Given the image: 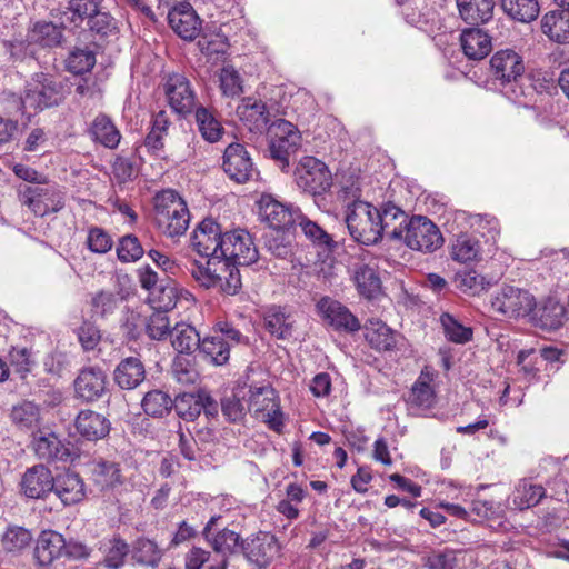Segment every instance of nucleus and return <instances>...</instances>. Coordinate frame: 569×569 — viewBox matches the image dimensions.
<instances>
[{
  "label": "nucleus",
  "instance_id": "1",
  "mask_svg": "<svg viewBox=\"0 0 569 569\" xmlns=\"http://www.w3.org/2000/svg\"><path fill=\"white\" fill-rule=\"evenodd\" d=\"M341 197L345 201L350 198L352 201L347 204L346 223L351 238L362 244H376L380 240L381 222L379 209L373 204L360 200L361 191L357 188L343 187Z\"/></svg>",
  "mask_w": 569,
  "mask_h": 569
},
{
  "label": "nucleus",
  "instance_id": "2",
  "mask_svg": "<svg viewBox=\"0 0 569 569\" xmlns=\"http://www.w3.org/2000/svg\"><path fill=\"white\" fill-rule=\"evenodd\" d=\"M189 272L201 287L217 289L224 295L234 296L242 287L238 266L219 257H212L204 263L193 260Z\"/></svg>",
  "mask_w": 569,
  "mask_h": 569
},
{
  "label": "nucleus",
  "instance_id": "3",
  "mask_svg": "<svg viewBox=\"0 0 569 569\" xmlns=\"http://www.w3.org/2000/svg\"><path fill=\"white\" fill-rule=\"evenodd\" d=\"M154 220L158 228L170 238L183 234L190 214L186 202L172 190H163L154 198Z\"/></svg>",
  "mask_w": 569,
  "mask_h": 569
},
{
  "label": "nucleus",
  "instance_id": "4",
  "mask_svg": "<svg viewBox=\"0 0 569 569\" xmlns=\"http://www.w3.org/2000/svg\"><path fill=\"white\" fill-rule=\"evenodd\" d=\"M490 71L496 81L502 86L510 99L523 96L522 82L525 66L522 58L513 50L497 51L490 59Z\"/></svg>",
  "mask_w": 569,
  "mask_h": 569
},
{
  "label": "nucleus",
  "instance_id": "5",
  "mask_svg": "<svg viewBox=\"0 0 569 569\" xmlns=\"http://www.w3.org/2000/svg\"><path fill=\"white\" fill-rule=\"evenodd\" d=\"M268 136L271 159L276 161L281 171H288L290 157L293 156L301 146V134L299 130L291 122L278 119L269 127Z\"/></svg>",
  "mask_w": 569,
  "mask_h": 569
},
{
  "label": "nucleus",
  "instance_id": "6",
  "mask_svg": "<svg viewBox=\"0 0 569 569\" xmlns=\"http://www.w3.org/2000/svg\"><path fill=\"white\" fill-rule=\"evenodd\" d=\"M33 88L27 90L24 98L12 94L17 111L23 112L26 108L43 110L59 106L64 100L61 82L44 73L36 76Z\"/></svg>",
  "mask_w": 569,
  "mask_h": 569
},
{
  "label": "nucleus",
  "instance_id": "7",
  "mask_svg": "<svg viewBox=\"0 0 569 569\" xmlns=\"http://www.w3.org/2000/svg\"><path fill=\"white\" fill-rule=\"evenodd\" d=\"M18 197L22 206L36 216L59 212L64 207V192L57 184L20 186Z\"/></svg>",
  "mask_w": 569,
  "mask_h": 569
},
{
  "label": "nucleus",
  "instance_id": "8",
  "mask_svg": "<svg viewBox=\"0 0 569 569\" xmlns=\"http://www.w3.org/2000/svg\"><path fill=\"white\" fill-rule=\"evenodd\" d=\"M408 228L399 240L411 250L432 253L443 244V237L437 224L425 216H412Z\"/></svg>",
  "mask_w": 569,
  "mask_h": 569
},
{
  "label": "nucleus",
  "instance_id": "9",
  "mask_svg": "<svg viewBox=\"0 0 569 569\" xmlns=\"http://www.w3.org/2000/svg\"><path fill=\"white\" fill-rule=\"evenodd\" d=\"M295 181L299 189L312 196L327 192L332 178L326 163L310 156L302 157L295 169Z\"/></svg>",
  "mask_w": 569,
  "mask_h": 569
},
{
  "label": "nucleus",
  "instance_id": "10",
  "mask_svg": "<svg viewBox=\"0 0 569 569\" xmlns=\"http://www.w3.org/2000/svg\"><path fill=\"white\" fill-rule=\"evenodd\" d=\"M535 306V297L528 290L516 286L503 284L491 298L492 309L507 318L529 316Z\"/></svg>",
  "mask_w": 569,
  "mask_h": 569
},
{
  "label": "nucleus",
  "instance_id": "11",
  "mask_svg": "<svg viewBox=\"0 0 569 569\" xmlns=\"http://www.w3.org/2000/svg\"><path fill=\"white\" fill-rule=\"evenodd\" d=\"M248 410L273 430H279L283 426L278 395L269 383L250 387Z\"/></svg>",
  "mask_w": 569,
  "mask_h": 569
},
{
  "label": "nucleus",
  "instance_id": "12",
  "mask_svg": "<svg viewBox=\"0 0 569 569\" xmlns=\"http://www.w3.org/2000/svg\"><path fill=\"white\" fill-rule=\"evenodd\" d=\"M219 258L237 266H250L258 260L259 252L248 231L234 229L224 232Z\"/></svg>",
  "mask_w": 569,
  "mask_h": 569
},
{
  "label": "nucleus",
  "instance_id": "13",
  "mask_svg": "<svg viewBox=\"0 0 569 569\" xmlns=\"http://www.w3.org/2000/svg\"><path fill=\"white\" fill-rule=\"evenodd\" d=\"M258 214L261 221L271 229H287L297 222L301 211L292 204L283 203L272 194L263 193L257 201Z\"/></svg>",
  "mask_w": 569,
  "mask_h": 569
},
{
  "label": "nucleus",
  "instance_id": "14",
  "mask_svg": "<svg viewBox=\"0 0 569 569\" xmlns=\"http://www.w3.org/2000/svg\"><path fill=\"white\" fill-rule=\"evenodd\" d=\"M164 93L171 109L182 116L191 113L197 108V96L189 79L182 73L167 77Z\"/></svg>",
  "mask_w": 569,
  "mask_h": 569
},
{
  "label": "nucleus",
  "instance_id": "15",
  "mask_svg": "<svg viewBox=\"0 0 569 569\" xmlns=\"http://www.w3.org/2000/svg\"><path fill=\"white\" fill-rule=\"evenodd\" d=\"M223 238L220 224L213 219H204L193 230L190 244L199 256L208 260L220 256Z\"/></svg>",
  "mask_w": 569,
  "mask_h": 569
},
{
  "label": "nucleus",
  "instance_id": "16",
  "mask_svg": "<svg viewBox=\"0 0 569 569\" xmlns=\"http://www.w3.org/2000/svg\"><path fill=\"white\" fill-rule=\"evenodd\" d=\"M241 550L251 565L266 569L279 553L280 546L276 536L260 531L250 540L242 541Z\"/></svg>",
  "mask_w": 569,
  "mask_h": 569
},
{
  "label": "nucleus",
  "instance_id": "17",
  "mask_svg": "<svg viewBox=\"0 0 569 569\" xmlns=\"http://www.w3.org/2000/svg\"><path fill=\"white\" fill-rule=\"evenodd\" d=\"M222 168L228 177L238 183H244L258 174L252 159L240 143H230L226 148Z\"/></svg>",
  "mask_w": 569,
  "mask_h": 569
},
{
  "label": "nucleus",
  "instance_id": "18",
  "mask_svg": "<svg viewBox=\"0 0 569 569\" xmlns=\"http://www.w3.org/2000/svg\"><path fill=\"white\" fill-rule=\"evenodd\" d=\"M73 385L77 398L86 402L97 401L107 393L108 376L100 367H84L79 371Z\"/></svg>",
  "mask_w": 569,
  "mask_h": 569
},
{
  "label": "nucleus",
  "instance_id": "19",
  "mask_svg": "<svg viewBox=\"0 0 569 569\" xmlns=\"http://www.w3.org/2000/svg\"><path fill=\"white\" fill-rule=\"evenodd\" d=\"M317 310L337 331L353 333L361 328L359 319L346 306L330 297L321 298L317 303Z\"/></svg>",
  "mask_w": 569,
  "mask_h": 569
},
{
  "label": "nucleus",
  "instance_id": "20",
  "mask_svg": "<svg viewBox=\"0 0 569 569\" xmlns=\"http://www.w3.org/2000/svg\"><path fill=\"white\" fill-rule=\"evenodd\" d=\"M54 477L43 465L33 466L23 473L20 486L22 493L30 499H43L54 487Z\"/></svg>",
  "mask_w": 569,
  "mask_h": 569
},
{
  "label": "nucleus",
  "instance_id": "21",
  "mask_svg": "<svg viewBox=\"0 0 569 569\" xmlns=\"http://www.w3.org/2000/svg\"><path fill=\"white\" fill-rule=\"evenodd\" d=\"M53 479L54 487H52V492L64 506L76 505L84 499L86 485L77 472L68 470L58 473Z\"/></svg>",
  "mask_w": 569,
  "mask_h": 569
},
{
  "label": "nucleus",
  "instance_id": "22",
  "mask_svg": "<svg viewBox=\"0 0 569 569\" xmlns=\"http://www.w3.org/2000/svg\"><path fill=\"white\" fill-rule=\"evenodd\" d=\"M529 316L535 326L542 330L552 331L563 325L566 310L558 300L548 298L540 303L536 302Z\"/></svg>",
  "mask_w": 569,
  "mask_h": 569
},
{
  "label": "nucleus",
  "instance_id": "23",
  "mask_svg": "<svg viewBox=\"0 0 569 569\" xmlns=\"http://www.w3.org/2000/svg\"><path fill=\"white\" fill-rule=\"evenodd\" d=\"M169 24L183 40H193L200 30V20L189 3L174 7L168 13Z\"/></svg>",
  "mask_w": 569,
  "mask_h": 569
},
{
  "label": "nucleus",
  "instance_id": "24",
  "mask_svg": "<svg viewBox=\"0 0 569 569\" xmlns=\"http://www.w3.org/2000/svg\"><path fill=\"white\" fill-rule=\"evenodd\" d=\"M66 540L56 531H42L37 540L34 558L40 566H50L63 558Z\"/></svg>",
  "mask_w": 569,
  "mask_h": 569
},
{
  "label": "nucleus",
  "instance_id": "25",
  "mask_svg": "<svg viewBox=\"0 0 569 569\" xmlns=\"http://www.w3.org/2000/svg\"><path fill=\"white\" fill-rule=\"evenodd\" d=\"M381 222L380 239L385 234L391 240L399 241L408 228L409 217L401 208L393 203H387L379 209Z\"/></svg>",
  "mask_w": 569,
  "mask_h": 569
},
{
  "label": "nucleus",
  "instance_id": "26",
  "mask_svg": "<svg viewBox=\"0 0 569 569\" xmlns=\"http://www.w3.org/2000/svg\"><path fill=\"white\" fill-rule=\"evenodd\" d=\"M74 426L78 433L89 441L102 439L110 431V422L108 419L103 415L92 410L80 411Z\"/></svg>",
  "mask_w": 569,
  "mask_h": 569
},
{
  "label": "nucleus",
  "instance_id": "27",
  "mask_svg": "<svg viewBox=\"0 0 569 569\" xmlns=\"http://www.w3.org/2000/svg\"><path fill=\"white\" fill-rule=\"evenodd\" d=\"M114 382L123 390H132L146 379L143 362L137 357L122 359L113 371Z\"/></svg>",
  "mask_w": 569,
  "mask_h": 569
},
{
  "label": "nucleus",
  "instance_id": "28",
  "mask_svg": "<svg viewBox=\"0 0 569 569\" xmlns=\"http://www.w3.org/2000/svg\"><path fill=\"white\" fill-rule=\"evenodd\" d=\"M465 56L470 60H482L492 50L491 37L482 29H465L460 34Z\"/></svg>",
  "mask_w": 569,
  "mask_h": 569
},
{
  "label": "nucleus",
  "instance_id": "29",
  "mask_svg": "<svg viewBox=\"0 0 569 569\" xmlns=\"http://www.w3.org/2000/svg\"><path fill=\"white\" fill-rule=\"evenodd\" d=\"M32 448L36 456L46 461H66L70 457L69 449L64 443L52 432L34 436Z\"/></svg>",
  "mask_w": 569,
  "mask_h": 569
},
{
  "label": "nucleus",
  "instance_id": "30",
  "mask_svg": "<svg viewBox=\"0 0 569 569\" xmlns=\"http://www.w3.org/2000/svg\"><path fill=\"white\" fill-rule=\"evenodd\" d=\"M89 136L94 142L108 149H116L121 140V133L112 119L106 113H99L89 127Z\"/></svg>",
  "mask_w": 569,
  "mask_h": 569
},
{
  "label": "nucleus",
  "instance_id": "31",
  "mask_svg": "<svg viewBox=\"0 0 569 569\" xmlns=\"http://www.w3.org/2000/svg\"><path fill=\"white\" fill-rule=\"evenodd\" d=\"M461 19L468 24L488 22L493 14V0H456Z\"/></svg>",
  "mask_w": 569,
  "mask_h": 569
},
{
  "label": "nucleus",
  "instance_id": "32",
  "mask_svg": "<svg viewBox=\"0 0 569 569\" xmlns=\"http://www.w3.org/2000/svg\"><path fill=\"white\" fill-rule=\"evenodd\" d=\"M449 254L452 260L459 263L478 261L481 258V244L476 237L460 233L451 241Z\"/></svg>",
  "mask_w": 569,
  "mask_h": 569
},
{
  "label": "nucleus",
  "instance_id": "33",
  "mask_svg": "<svg viewBox=\"0 0 569 569\" xmlns=\"http://www.w3.org/2000/svg\"><path fill=\"white\" fill-rule=\"evenodd\" d=\"M266 330L277 339H289L292 336L295 319L280 307L267 310L263 317Z\"/></svg>",
  "mask_w": 569,
  "mask_h": 569
},
{
  "label": "nucleus",
  "instance_id": "34",
  "mask_svg": "<svg viewBox=\"0 0 569 569\" xmlns=\"http://www.w3.org/2000/svg\"><path fill=\"white\" fill-rule=\"evenodd\" d=\"M546 496V489L529 479H521L512 492V505L519 510L537 506Z\"/></svg>",
  "mask_w": 569,
  "mask_h": 569
},
{
  "label": "nucleus",
  "instance_id": "35",
  "mask_svg": "<svg viewBox=\"0 0 569 569\" xmlns=\"http://www.w3.org/2000/svg\"><path fill=\"white\" fill-rule=\"evenodd\" d=\"M365 336L369 345L379 350L388 351L396 346V333L381 320L370 319L365 326Z\"/></svg>",
  "mask_w": 569,
  "mask_h": 569
},
{
  "label": "nucleus",
  "instance_id": "36",
  "mask_svg": "<svg viewBox=\"0 0 569 569\" xmlns=\"http://www.w3.org/2000/svg\"><path fill=\"white\" fill-rule=\"evenodd\" d=\"M62 38V29L48 21H38L28 31V41L42 48L58 47Z\"/></svg>",
  "mask_w": 569,
  "mask_h": 569
},
{
  "label": "nucleus",
  "instance_id": "37",
  "mask_svg": "<svg viewBox=\"0 0 569 569\" xmlns=\"http://www.w3.org/2000/svg\"><path fill=\"white\" fill-rule=\"evenodd\" d=\"M541 28L551 40L559 43H569L568 11H550L542 18Z\"/></svg>",
  "mask_w": 569,
  "mask_h": 569
},
{
  "label": "nucleus",
  "instance_id": "38",
  "mask_svg": "<svg viewBox=\"0 0 569 569\" xmlns=\"http://www.w3.org/2000/svg\"><path fill=\"white\" fill-rule=\"evenodd\" d=\"M194 118L201 137L208 142H217L223 134V127L213 110L198 106Z\"/></svg>",
  "mask_w": 569,
  "mask_h": 569
},
{
  "label": "nucleus",
  "instance_id": "39",
  "mask_svg": "<svg viewBox=\"0 0 569 569\" xmlns=\"http://www.w3.org/2000/svg\"><path fill=\"white\" fill-rule=\"evenodd\" d=\"M172 347L179 353L190 355L200 346V336L198 331L190 325L177 323L171 332Z\"/></svg>",
  "mask_w": 569,
  "mask_h": 569
},
{
  "label": "nucleus",
  "instance_id": "40",
  "mask_svg": "<svg viewBox=\"0 0 569 569\" xmlns=\"http://www.w3.org/2000/svg\"><path fill=\"white\" fill-rule=\"evenodd\" d=\"M199 350L214 366H222L230 358V345L223 337H206L201 340Z\"/></svg>",
  "mask_w": 569,
  "mask_h": 569
},
{
  "label": "nucleus",
  "instance_id": "41",
  "mask_svg": "<svg viewBox=\"0 0 569 569\" xmlns=\"http://www.w3.org/2000/svg\"><path fill=\"white\" fill-rule=\"evenodd\" d=\"M264 248L273 257L279 259H288L293 254V242L289 233L284 229H271L263 236Z\"/></svg>",
  "mask_w": 569,
  "mask_h": 569
},
{
  "label": "nucleus",
  "instance_id": "42",
  "mask_svg": "<svg viewBox=\"0 0 569 569\" xmlns=\"http://www.w3.org/2000/svg\"><path fill=\"white\" fill-rule=\"evenodd\" d=\"M91 472L94 483L102 490L113 488L123 481L119 465L112 461L93 462Z\"/></svg>",
  "mask_w": 569,
  "mask_h": 569
},
{
  "label": "nucleus",
  "instance_id": "43",
  "mask_svg": "<svg viewBox=\"0 0 569 569\" xmlns=\"http://www.w3.org/2000/svg\"><path fill=\"white\" fill-rule=\"evenodd\" d=\"M296 223L299 224L305 237L312 242L315 247L322 250H331L336 246L332 237L323 228L302 213H300Z\"/></svg>",
  "mask_w": 569,
  "mask_h": 569
},
{
  "label": "nucleus",
  "instance_id": "44",
  "mask_svg": "<svg viewBox=\"0 0 569 569\" xmlns=\"http://www.w3.org/2000/svg\"><path fill=\"white\" fill-rule=\"evenodd\" d=\"M141 406L146 415L162 418L173 408V400L162 390H151L144 395Z\"/></svg>",
  "mask_w": 569,
  "mask_h": 569
},
{
  "label": "nucleus",
  "instance_id": "45",
  "mask_svg": "<svg viewBox=\"0 0 569 569\" xmlns=\"http://www.w3.org/2000/svg\"><path fill=\"white\" fill-rule=\"evenodd\" d=\"M429 382V376L422 371L417 381L412 385L407 397V402L411 407L427 409L433 405L435 392Z\"/></svg>",
  "mask_w": 569,
  "mask_h": 569
},
{
  "label": "nucleus",
  "instance_id": "46",
  "mask_svg": "<svg viewBox=\"0 0 569 569\" xmlns=\"http://www.w3.org/2000/svg\"><path fill=\"white\" fill-rule=\"evenodd\" d=\"M503 11L513 20L530 22L539 14L537 0H501Z\"/></svg>",
  "mask_w": 569,
  "mask_h": 569
},
{
  "label": "nucleus",
  "instance_id": "47",
  "mask_svg": "<svg viewBox=\"0 0 569 569\" xmlns=\"http://www.w3.org/2000/svg\"><path fill=\"white\" fill-rule=\"evenodd\" d=\"M357 289L367 299L375 298L381 287V281L376 270L367 264L358 267L353 276Z\"/></svg>",
  "mask_w": 569,
  "mask_h": 569
},
{
  "label": "nucleus",
  "instance_id": "48",
  "mask_svg": "<svg viewBox=\"0 0 569 569\" xmlns=\"http://www.w3.org/2000/svg\"><path fill=\"white\" fill-rule=\"evenodd\" d=\"M12 422L22 430L37 428L40 421V409L31 401H23L11 410Z\"/></svg>",
  "mask_w": 569,
  "mask_h": 569
},
{
  "label": "nucleus",
  "instance_id": "49",
  "mask_svg": "<svg viewBox=\"0 0 569 569\" xmlns=\"http://www.w3.org/2000/svg\"><path fill=\"white\" fill-rule=\"evenodd\" d=\"M209 541L216 556H226L229 558L231 555H234L239 548L241 549L243 540L239 533L226 528L216 533Z\"/></svg>",
  "mask_w": 569,
  "mask_h": 569
},
{
  "label": "nucleus",
  "instance_id": "50",
  "mask_svg": "<svg viewBox=\"0 0 569 569\" xmlns=\"http://www.w3.org/2000/svg\"><path fill=\"white\" fill-rule=\"evenodd\" d=\"M116 252L118 259L123 263H132L140 260L144 254V248L136 234L129 233L121 237L117 243Z\"/></svg>",
  "mask_w": 569,
  "mask_h": 569
},
{
  "label": "nucleus",
  "instance_id": "51",
  "mask_svg": "<svg viewBox=\"0 0 569 569\" xmlns=\"http://www.w3.org/2000/svg\"><path fill=\"white\" fill-rule=\"evenodd\" d=\"M440 323L446 338L451 342L466 343L472 339V329L461 325L450 313H442L440 316Z\"/></svg>",
  "mask_w": 569,
  "mask_h": 569
},
{
  "label": "nucleus",
  "instance_id": "52",
  "mask_svg": "<svg viewBox=\"0 0 569 569\" xmlns=\"http://www.w3.org/2000/svg\"><path fill=\"white\" fill-rule=\"evenodd\" d=\"M96 64V56L89 49L74 48L66 60V68L74 74L89 72Z\"/></svg>",
  "mask_w": 569,
  "mask_h": 569
},
{
  "label": "nucleus",
  "instance_id": "53",
  "mask_svg": "<svg viewBox=\"0 0 569 569\" xmlns=\"http://www.w3.org/2000/svg\"><path fill=\"white\" fill-rule=\"evenodd\" d=\"M161 551L156 542L149 539H139L136 541L132 550V558L141 565L156 567L161 560Z\"/></svg>",
  "mask_w": 569,
  "mask_h": 569
},
{
  "label": "nucleus",
  "instance_id": "54",
  "mask_svg": "<svg viewBox=\"0 0 569 569\" xmlns=\"http://www.w3.org/2000/svg\"><path fill=\"white\" fill-rule=\"evenodd\" d=\"M177 415L186 421H194L200 416L199 390L196 393L179 395L173 401Z\"/></svg>",
  "mask_w": 569,
  "mask_h": 569
},
{
  "label": "nucleus",
  "instance_id": "55",
  "mask_svg": "<svg viewBox=\"0 0 569 569\" xmlns=\"http://www.w3.org/2000/svg\"><path fill=\"white\" fill-rule=\"evenodd\" d=\"M144 326L148 337L152 340H163L172 332L169 317L163 311H154Z\"/></svg>",
  "mask_w": 569,
  "mask_h": 569
},
{
  "label": "nucleus",
  "instance_id": "56",
  "mask_svg": "<svg viewBox=\"0 0 569 569\" xmlns=\"http://www.w3.org/2000/svg\"><path fill=\"white\" fill-rule=\"evenodd\" d=\"M427 569H455L457 566L456 552L451 549L433 550L421 558Z\"/></svg>",
  "mask_w": 569,
  "mask_h": 569
},
{
  "label": "nucleus",
  "instance_id": "57",
  "mask_svg": "<svg viewBox=\"0 0 569 569\" xmlns=\"http://www.w3.org/2000/svg\"><path fill=\"white\" fill-rule=\"evenodd\" d=\"M177 291L171 284H160L156 290L150 292V300L154 305L156 311L168 312L177 305Z\"/></svg>",
  "mask_w": 569,
  "mask_h": 569
},
{
  "label": "nucleus",
  "instance_id": "58",
  "mask_svg": "<svg viewBox=\"0 0 569 569\" xmlns=\"http://www.w3.org/2000/svg\"><path fill=\"white\" fill-rule=\"evenodd\" d=\"M198 47L204 56L218 59L227 52L228 42L223 34H204L198 40Z\"/></svg>",
  "mask_w": 569,
  "mask_h": 569
},
{
  "label": "nucleus",
  "instance_id": "59",
  "mask_svg": "<svg viewBox=\"0 0 569 569\" xmlns=\"http://www.w3.org/2000/svg\"><path fill=\"white\" fill-rule=\"evenodd\" d=\"M173 378L181 385H193L199 378L194 366L183 356L174 358L171 369Z\"/></svg>",
  "mask_w": 569,
  "mask_h": 569
},
{
  "label": "nucleus",
  "instance_id": "60",
  "mask_svg": "<svg viewBox=\"0 0 569 569\" xmlns=\"http://www.w3.org/2000/svg\"><path fill=\"white\" fill-rule=\"evenodd\" d=\"M32 540V536L29 530L21 528V527H14L9 528L2 539V543L6 550L13 552L21 550L29 546V543Z\"/></svg>",
  "mask_w": 569,
  "mask_h": 569
},
{
  "label": "nucleus",
  "instance_id": "61",
  "mask_svg": "<svg viewBox=\"0 0 569 569\" xmlns=\"http://www.w3.org/2000/svg\"><path fill=\"white\" fill-rule=\"evenodd\" d=\"M119 305L118 295L111 291L101 290L92 297V311L101 317H106L116 311Z\"/></svg>",
  "mask_w": 569,
  "mask_h": 569
},
{
  "label": "nucleus",
  "instance_id": "62",
  "mask_svg": "<svg viewBox=\"0 0 569 569\" xmlns=\"http://www.w3.org/2000/svg\"><path fill=\"white\" fill-rule=\"evenodd\" d=\"M541 363L538 352L533 349L520 350L517 356V365L528 379H535L540 372Z\"/></svg>",
  "mask_w": 569,
  "mask_h": 569
},
{
  "label": "nucleus",
  "instance_id": "63",
  "mask_svg": "<svg viewBox=\"0 0 569 569\" xmlns=\"http://www.w3.org/2000/svg\"><path fill=\"white\" fill-rule=\"evenodd\" d=\"M220 87L223 94L228 97H237L242 93L241 78L233 67L227 66L222 68Z\"/></svg>",
  "mask_w": 569,
  "mask_h": 569
},
{
  "label": "nucleus",
  "instance_id": "64",
  "mask_svg": "<svg viewBox=\"0 0 569 569\" xmlns=\"http://www.w3.org/2000/svg\"><path fill=\"white\" fill-rule=\"evenodd\" d=\"M243 108V117L247 120L253 121L254 129L263 130L267 128L269 123V112L267 106L262 101H253L252 103L248 101Z\"/></svg>",
  "mask_w": 569,
  "mask_h": 569
}]
</instances>
